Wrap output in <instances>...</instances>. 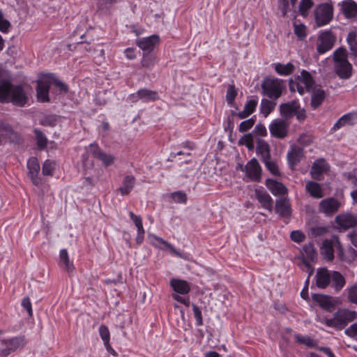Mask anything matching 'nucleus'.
<instances>
[{
	"instance_id": "1",
	"label": "nucleus",
	"mask_w": 357,
	"mask_h": 357,
	"mask_svg": "<svg viewBox=\"0 0 357 357\" xmlns=\"http://www.w3.org/2000/svg\"><path fill=\"white\" fill-rule=\"evenodd\" d=\"M28 101L27 91L22 85H13L7 79H0V102H12L22 107Z\"/></svg>"
},
{
	"instance_id": "2",
	"label": "nucleus",
	"mask_w": 357,
	"mask_h": 357,
	"mask_svg": "<svg viewBox=\"0 0 357 357\" xmlns=\"http://www.w3.org/2000/svg\"><path fill=\"white\" fill-rule=\"evenodd\" d=\"M334 70L341 79H349L352 75V65L347 59V52L345 48L340 47L333 54Z\"/></svg>"
},
{
	"instance_id": "3",
	"label": "nucleus",
	"mask_w": 357,
	"mask_h": 357,
	"mask_svg": "<svg viewBox=\"0 0 357 357\" xmlns=\"http://www.w3.org/2000/svg\"><path fill=\"white\" fill-rule=\"evenodd\" d=\"M356 318V312L343 309L335 312L333 317L331 319L318 318L317 320L326 324L328 327H331L337 330H342L348 324V323L355 320Z\"/></svg>"
},
{
	"instance_id": "4",
	"label": "nucleus",
	"mask_w": 357,
	"mask_h": 357,
	"mask_svg": "<svg viewBox=\"0 0 357 357\" xmlns=\"http://www.w3.org/2000/svg\"><path fill=\"white\" fill-rule=\"evenodd\" d=\"M334 248L337 249V255L342 261H349V259L345 255V251L339 241V238L336 236H333L331 238L326 239L322 242L320 247V253L326 260L331 261L334 258Z\"/></svg>"
},
{
	"instance_id": "5",
	"label": "nucleus",
	"mask_w": 357,
	"mask_h": 357,
	"mask_svg": "<svg viewBox=\"0 0 357 357\" xmlns=\"http://www.w3.org/2000/svg\"><path fill=\"white\" fill-rule=\"evenodd\" d=\"M315 84L312 75L307 70H303L299 75L289 79V89L291 91L298 92L301 95L310 92Z\"/></svg>"
},
{
	"instance_id": "6",
	"label": "nucleus",
	"mask_w": 357,
	"mask_h": 357,
	"mask_svg": "<svg viewBox=\"0 0 357 357\" xmlns=\"http://www.w3.org/2000/svg\"><path fill=\"white\" fill-rule=\"evenodd\" d=\"M261 88L266 96L277 99L282 95L285 89V84L284 81L280 79L268 78L263 82Z\"/></svg>"
},
{
	"instance_id": "7",
	"label": "nucleus",
	"mask_w": 357,
	"mask_h": 357,
	"mask_svg": "<svg viewBox=\"0 0 357 357\" xmlns=\"http://www.w3.org/2000/svg\"><path fill=\"white\" fill-rule=\"evenodd\" d=\"M315 21L319 26L328 24L333 17V6L331 3L319 5L314 11Z\"/></svg>"
},
{
	"instance_id": "8",
	"label": "nucleus",
	"mask_w": 357,
	"mask_h": 357,
	"mask_svg": "<svg viewBox=\"0 0 357 357\" xmlns=\"http://www.w3.org/2000/svg\"><path fill=\"white\" fill-rule=\"evenodd\" d=\"M1 343L4 347L1 350V356L7 357L12 352L22 349L26 344V340L24 336H16L12 338L3 339L1 340Z\"/></svg>"
},
{
	"instance_id": "9",
	"label": "nucleus",
	"mask_w": 357,
	"mask_h": 357,
	"mask_svg": "<svg viewBox=\"0 0 357 357\" xmlns=\"http://www.w3.org/2000/svg\"><path fill=\"white\" fill-rule=\"evenodd\" d=\"M335 40L336 37L331 31L326 30L321 32L317 41L318 53L322 54L330 51L333 47Z\"/></svg>"
},
{
	"instance_id": "10",
	"label": "nucleus",
	"mask_w": 357,
	"mask_h": 357,
	"mask_svg": "<svg viewBox=\"0 0 357 357\" xmlns=\"http://www.w3.org/2000/svg\"><path fill=\"white\" fill-rule=\"evenodd\" d=\"M302 264L305 266V271L312 275L314 268L310 265V262H314L317 259V254L314 245L308 243L303 247L302 249Z\"/></svg>"
},
{
	"instance_id": "11",
	"label": "nucleus",
	"mask_w": 357,
	"mask_h": 357,
	"mask_svg": "<svg viewBox=\"0 0 357 357\" xmlns=\"http://www.w3.org/2000/svg\"><path fill=\"white\" fill-rule=\"evenodd\" d=\"M242 171L245 172L246 177L252 181H259L261 178V169L258 161L253 158L250 160L244 167H241Z\"/></svg>"
},
{
	"instance_id": "12",
	"label": "nucleus",
	"mask_w": 357,
	"mask_h": 357,
	"mask_svg": "<svg viewBox=\"0 0 357 357\" xmlns=\"http://www.w3.org/2000/svg\"><path fill=\"white\" fill-rule=\"evenodd\" d=\"M51 87V81L47 75H43L38 82L36 89L37 98L38 101L46 102L50 101L49 90Z\"/></svg>"
},
{
	"instance_id": "13",
	"label": "nucleus",
	"mask_w": 357,
	"mask_h": 357,
	"mask_svg": "<svg viewBox=\"0 0 357 357\" xmlns=\"http://www.w3.org/2000/svg\"><path fill=\"white\" fill-rule=\"evenodd\" d=\"M269 130L273 137L284 138L288 132V123L282 119H275L269 125Z\"/></svg>"
},
{
	"instance_id": "14",
	"label": "nucleus",
	"mask_w": 357,
	"mask_h": 357,
	"mask_svg": "<svg viewBox=\"0 0 357 357\" xmlns=\"http://www.w3.org/2000/svg\"><path fill=\"white\" fill-rule=\"evenodd\" d=\"M340 207V203L335 198L324 199L319 203V211L326 215H332L336 213Z\"/></svg>"
},
{
	"instance_id": "15",
	"label": "nucleus",
	"mask_w": 357,
	"mask_h": 357,
	"mask_svg": "<svg viewBox=\"0 0 357 357\" xmlns=\"http://www.w3.org/2000/svg\"><path fill=\"white\" fill-rule=\"evenodd\" d=\"M335 222L340 229L347 230L357 225V216L351 213L340 214L335 217Z\"/></svg>"
},
{
	"instance_id": "16",
	"label": "nucleus",
	"mask_w": 357,
	"mask_h": 357,
	"mask_svg": "<svg viewBox=\"0 0 357 357\" xmlns=\"http://www.w3.org/2000/svg\"><path fill=\"white\" fill-rule=\"evenodd\" d=\"M160 43L158 35H152L149 37L140 38L136 40V45L144 52L152 51Z\"/></svg>"
},
{
	"instance_id": "17",
	"label": "nucleus",
	"mask_w": 357,
	"mask_h": 357,
	"mask_svg": "<svg viewBox=\"0 0 357 357\" xmlns=\"http://www.w3.org/2000/svg\"><path fill=\"white\" fill-rule=\"evenodd\" d=\"M313 299L323 309L327 311H331L334 307L340 303L338 298H333L321 294L314 295Z\"/></svg>"
},
{
	"instance_id": "18",
	"label": "nucleus",
	"mask_w": 357,
	"mask_h": 357,
	"mask_svg": "<svg viewBox=\"0 0 357 357\" xmlns=\"http://www.w3.org/2000/svg\"><path fill=\"white\" fill-rule=\"evenodd\" d=\"M148 238L149 240L150 243L152 244L153 246L162 250L169 249L173 254L176 255L178 257H181V253L175 249L174 245L169 243L163 238L157 236L154 234H149Z\"/></svg>"
},
{
	"instance_id": "19",
	"label": "nucleus",
	"mask_w": 357,
	"mask_h": 357,
	"mask_svg": "<svg viewBox=\"0 0 357 357\" xmlns=\"http://www.w3.org/2000/svg\"><path fill=\"white\" fill-rule=\"evenodd\" d=\"M310 93H311V107L316 109L324 102L326 98V93L319 85L314 86Z\"/></svg>"
},
{
	"instance_id": "20",
	"label": "nucleus",
	"mask_w": 357,
	"mask_h": 357,
	"mask_svg": "<svg viewBox=\"0 0 357 357\" xmlns=\"http://www.w3.org/2000/svg\"><path fill=\"white\" fill-rule=\"evenodd\" d=\"M303 156V149L295 145L290 147L287 158L289 167L293 169L301 160Z\"/></svg>"
},
{
	"instance_id": "21",
	"label": "nucleus",
	"mask_w": 357,
	"mask_h": 357,
	"mask_svg": "<svg viewBox=\"0 0 357 357\" xmlns=\"http://www.w3.org/2000/svg\"><path fill=\"white\" fill-rule=\"evenodd\" d=\"M29 175L34 185H39L40 180L38 177L40 171V165L36 158L32 157L27 162Z\"/></svg>"
},
{
	"instance_id": "22",
	"label": "nucleus",
	"mask_w": 357,
	"mask_h": 357,
	"mask_svg": "<svg viewBox=\"0 0 357 357\" xmlns=\"http://www.w3.org/2000/svg\"><path fill=\"white\" fill-rule=\"evenodd\" d=\"M328 163L323 159H319L314 162L310 174L313 178L319 180L321 175L328 170Z\"/></svg>"
},
{
	"instance_id": "23",
	"label": "nucleus",
	"mask_w": 357,
	"mask_h": 357,
	"mask_svg": "<svg viewBox=\"0 0 357 357\" xmlns=\"http://www.w3.org/2000/svg\"><path fill=\"white\" fill-rule=\"evenodd\" d=\"M331 272L326 268H319L316 274V284L319 288L324 289L330 283Z\"/></svg>"
},
{
	"instance_id": "24",
	"label": "nucleus",
	"mask_w": 357,
	"mask_h": 357,
	"mask_svg": "<svg viewBox=\"0 0 357 357\" xmlns=\"http://www.w3.org/2000/svg\"><path fill=\"white\" fill-rule=\"evenodd\" d=\"M265 184L269 191L275 196L284 195L287 192V188L284 185L274 179H266Z\"/></svg>"
},
{
	"instance_id": "25",
	"label": "nucleus",
	"mask_w": 357,
	"mask_h": 357,
	"mask_svg": "<svg viewBox=\"0 0 357 357\" xmlns=\"http://www.w3.org/2000/svg\"><path fill=\"white\" fill-rule=\"evenodd\" d=\"M122 1L123 0H96L98 11L101 14H111L115 7V5Z\"/></svg>"
},
{
	"instance_id": "26",
	"label": "nucleus",
	"mask_w": 357,
	"mask_h": 357,
	"mask_svg": "<svg viewBox=\"0 0 357 357\" xmlns=\"http://www.w3.org/2000/svg\"><path fill=\"white\" fill-rule=\"evenodd\" d=\"M255 195L261 207L270 211H272L273 199L266 192L257 188L255 190Z\"/></svg>"
},
{
	"instance_id": "27",
	"label": "nucleus",
	"mask_w": 357,
	"mask_h": 357,
	"mask_svg": "<svg viewBox=\"0 0 357 357\" xmlns=\"http://www.w3.org/2000/svg\"><path fill=\"white\" fill-rule=\"evenodd\" d=\"M300 109V104L298 100H292L280 105V113L285 117H291Z\"/></svg>"
},
{
	"instance_id": "28",
	"label": "nucleus",
	"mask_w": 357,
	"mask_h": 357,
	"mask_svg": "<svg viewBox=\"0 0 357 357\" xmlns=\"http://www.w3.org/2000/svg\"><path fill=\"white\" fill-rule=\"evenodd\" d=\"M93 155L100 160L105 167H108L114 163L115 156L111 153L100 150L98 147L93 151Z\"/></svg>"
},
{
	"instance_id": "29",
	"label": "nucleus",
	"mask_w": 357,
	"mask_h": 357,
	"mask_svg": "<svg viewBox=\"0 0 357 357\" xmlns=\"http://www.w3.org/2000/svg\"><path fill=\"white\" fill-rule=\"evenodd\" d=\"M170 286L178 294H188L190 291V287L185 280L180 279H172L170 281Z\"/></svg>"
},
{
	"instance_id": "30",
	"label": "nucleus",
	"mask_w": 357,
	"mask_h": 357,
	"mask_svg": "<svg viewBox=\"0 0 357 357\" xmlns=\"http://www.w3.org/2000/svg\"><path fill=\"white\" fill-rule=\"evenodd\" d=\"M275 212L283 217H288L291 213V204L287 198L277 200L275 204Z\"/></svg>"
},
{
	"instance_id": "31",
	"label": "nucleus",
	"mask_w": 357,
	"mask_h": 357,
	"mask_svg": "<svg viewBox=\"0 0 357 357\" xmlns=\"http://www.w3.org/2000/svg\"><path fill=\"white\" fill-rule=\"evenodd\" d=\"M357 119V114L355 112H351L343 115L338 121L334 124L333 130H337L342 127L347 125H353L355 123Z\"/></svg>"
},
{
	"instance_id": "32",
	"label": "nucleus",
	"mask_w": 357,
	"mask_h": 357,
	"mask_svg": "<svg viewBox=\"0 0 357 357\" xmlns=\"http://www.w3.org/2000/svg\"><path fill=\"white\" fill-rule=\"evenodd\" d=\"M341 10L347 18L357 15V3L353 0H344L341 3Z\"/></svg>"
},
{
	"instance_id": "33",
	"label": "nucleus",
	"mask_w": 357,
	"mask_h": 357,
	"mask_svg": "<svg viewBox=\"0 0 357 357\" xmlns=\"http://www.w3.org/2000/svg\"><path fill=\"white\" fill-rule=\"evenodd\" d=\"M257 105H258L257 99L248 100L246 102L243 109L242 111L238 112L236 114V116L241 119H243L248 117L256 110Z\"/></svg>"
},
{
	"instance_id": "34",
	"label": "nucleus",
	"mask_w": 357,
	"mask_h": 357,
	"mask_svg": "<svg viewBox=\"0 0 357 357\" xmlns=\"http://www.w3.org/2000/svg\"><path fill=\"white\" fill-rule=\"evenodd\" d=\"M135 184V178L132 175L126 176L122 182V185L119 188V191L122 195L129 194Z\"/></svg>"
},
{
	"instance_id": "35",
	"label": "nucleus",
	"mask_w": 357,
	"mask_h": 357,
	"mask_svg": "<svg viewBox=\"0 0 357 357\" xmlns=\"http://www.w3.org/2000/svg\"><path fill=\"white\" fill-rule=\"evenodd\" d=\"M307 192L314 198L319 199L324 196L321 186L319 183L309 181L305 185Z\"/></svg>"
},
{
	"instance_id": "36",
	"label": "nucleus",
	"mask_w": 357,
	"mask_h": 357,
	"mask_svg": "<svg viewBox=\"0 0 357 357\" xmlns=\"http://www.w3.org/2000/svg\"><path fill=\"white\" fill-rule=\"evenodd\" d=\"M275 72L281 76H288L291 75L295 69L294 66L289 62L286 64L276 63L273 64Z\"/></svg>"
},
{
	"instance_id": "37",
	"label": "nucleus",
	"mask_w": 357,
	"mask_h": 357,
	"mask_svg": "<svg viewBox=\"0 0 357 357\" xmlns=\"http://www.w3.org/2000/svg\"><path fill=\"white\" fill-rule=\"evenodd\" d=\"M98 331L106 349L108 351H112V353H115L110 345V333L108 327L105 325H100Z\"/></svg>"
},
{
	"instance_id": "38",
	"label": "nucleus",
	"mask_w": 357,
	"mask_h": 357,
	"mask_svg": "<svg viewBox=\"0 0 357 357\" xmlns=\"http://www.w3.org/2000/svg\"><path fill=\"white\" fill-rule=\"evenodd\" d=\"M343 177L353 185L357 186V169L343 174ZM351 196L354 202L357 203V189L351 192Z\"/></svg>"
},
{
	"instance_id": "39",
	"label": "nucleus",
	"mask_w": 357,
	"mask_h": 357,
	"mask_svg": "<svg viewBox=\"0 0 357 357\" xmlns=\"http://www.w3.org/2000/svg\"><path fill=\"white\" fill-rule=\"evenodd\" d=\"M60 266L68 272H72L74 270V266L70 261L68 252L66 249H63L59 253Z\"/></svg>"
},
{
	"instance_id": "40",
	"label": "nucleus",
	"mask_w": 357,
	"mask_h": 357,
	"mask_svg": "<svg viewBox=\"0 0 357 357\" xmlns=\"http://www.w3.org/2000/svg\"><path fill=\"white\" fill-rule=\"evenodd\" d=\"M257 153L261 155L262 160L270 158V148L266 142L258 139L257 144Z\"/></svg>"
},
{
	"instance_id": "41",
	"label": "nucleus",
	"mask_w": 357,
	"mask_h": 357,
	"mask_svg": "<svg viewBox=\"0 0 357 357\" xmlns=\"http://www.w3.org/2000/svg\"><path fill=\"white\" fill-rule=\"evenodd\" d=\"M331 281L334 288L337 291H340L345 285L346 281L344 276L337 271L331 272Z\"/></svg>"
},
{
	"instance_id": "42",
	"label": "nucleus",
	"mask_w": 357,
	"mask_h": 357,
	"mask_svg": "<svg viewBox=\"0 0 357 357\" xmlns=\"http://www.w3.org/2000/svg\"><path fill=\"white\" fill-rule=\"evenodd\" d=\"M347 42L352 54L357 57V33L351 31L348 33Z\"/></svg>"
},
{
	"instance_id": "43",
	"label": "nucleus",
	"mask_w": 357,
	"mask_h": 357,
	"mask_svg": "<svg viewBox=\"0 0 357 357\" xmlns=\"http://www.w3.org/2000/svg\"><path fill=\"white\" fill-rule=\"evenodd\" d=\"M139 94L140 95L141 100H143L144 102L154 101L158 99V96L156 91L146 89H139Z\"/></svg>"
},
{
	"instance_id": "44",
	"label": "nucleus",
	"mask_w": 357,
	"mask_h": 357,
	"mask_svg": "<svg viewBox=\"0 0 357 357\" xmlns=\"http://www.w3.org/2000/svg\"><path fill=\"white\" fill-rule=\"evenodd\" d=\"M294 338L300 344H302L310 348L316 347L317 345V342L308 335H301L299 334H296L294 335Z\"/></svg>"
},
{
	"instance_id": "45",
	"label": "nucleus",
	"mask_w": 357,
	"mask_h": 357,
	"mask_svg": "<svg viewBox=\"0 0 357 357\" xmlns=\"http://www.w3.org/2000/svg\"><path fill=\"white\" fill-rule=\"evenodd\" d=\"M266 169L274 176H280L281 174L279 165L275 161H273L269 158L263 160Z\"/></svg>"
},
{
	"instance_id": "46",
	"label": "nucleus",
	"mask_w": 357,
	"mask_h": 357,
	"mask_svg": "<svg viewBox=\"0 0 357 357\" xmlns=\"http://www.w3.org/2000/svg\"><path fill=\"white\" fill-rule=\"evenodd\" d=\"M275 106V103L273 101L263 99L261 102V112L266 117L274 109Z\"/></svg>"
},
{
	"instance_id": "47",
	"label": "nucleus",
	"mask_w": 357,
	"mask_h": 357,
	"mask_svg": "<svg viewBox=\"0 0 357 357\" xmlns=\"http://www.w3.org/2000/svg\"><path fill=\"white\" fill-rule=\"evenodd\" d=\"M238 144L245 145L249 150L254 149V139L251 133L244 135L238 141Z\"/></svg>"
},
{
	"instance_id": "48",
	"label": "nucleus",
	"mask_w": 357,
	"mask_h": 357,
	"mask_svg": "<svg viewBox=\"0 0 357 357\" xmlns=\"http://www.w3.org/2000/svg\"><path fill=\"white\" fill-rule=\"evenodd\" d=\"M314 3L312 0H301L299 6V11L303 16H306Z\"/></svg>"
},
{
	"instance_id": "49",
	"label": "nucleus",
	"mask_w": 357,
	"mask_h": 357,
	"mask_svg": "<svg viewBox=\"0 0 357 357\" xmlns=\"http://www.w3.org/2000/svg\"><path fill=\"white\" fill-rule=\"evenodd\" d=\"M56 162L47 160L44 162L43 165V174L45 176L52 175V173L55 169Z\"/></svg>"
},
{
	"instance_id": "50",
	"label": "nucleus",
	"mask_w": 357,
	"mask_h": 357,
	"mask_svg": "<svg viewBox=\"0 0 357 357\" xmlns=\"http://www.w3.org/2000/svg\"><path fill=\"white\" fill-rule=\"evenodd\" d=\"M170 197L175 203L185 204L187 202L186 194L181 191H177L172 193Z\"/></svg>"
},
{
	"instance_id": "51",
	"label": "nucleus",
	"mask_w": 357,
	"mask_h": 357,
	"mask_svg": "<svg viewBox=\"0 0 357 357\" xmlns=\"http://www.w3.org/2000/svg\"><path fill=\"white\" fill-rule=\"evenodd\" d=\"M48 77L50 78V81H51V86L54 85L57 87L61 92L66 93L68 91L67 86L62 82L56 79L55 77L52 75L48 74Z\"/></svg>"
},
{
	"instance_id": "52",
	"label": "nucleus",
	"mask_w": 357,
	"mask_h": 357,
	"mask_svg": "<svg viewBox=\"0 0 357 357\" xmlns=\"http://www.w3.org/2000/svg\"><path fill=\"white\" fill-rule=\"evenodd\" d=\"M155 57L152 55L144 54L141 61V64L143 67L146 68H152L154 66Z\"/></svg>"
},
{
	"instance_id": "53",
	"label": "nucleus",
	"mask_w": 357,
	"mask_h": 357,
	"mask_svg": "<svg viewBox=\"0 0 357 357\" xmlns=\"http://www.w3.org/2000/svg\"><path fill=\"white\" fill-rule=\"evenodd\" d=\"M255 123V119L252 117L249 119L242 121L238 126V130L244 132L253 127Z\"/></svg>"
},
{
	"instance_id": "54",
	"label": "nucleus",
	"mask_w": 357,
	"mask_h": 357,
	"mask_svg": "<svg viewBox=\"0 0 357 357\" xmlns=\"http://www.w3.org/2000/svg\"><path fill=\"white\" fill-rule=\"evenodd\" d=\"M348 300L354 304H357V284H354L347 289Z\"/></svg>"
},
{
	"instance_id": "55",
	"label": "nucleus",
	"mask_w": 357,
	"mask_h": 357,
	"mask_svg": "<svg viewBox=\"0 0 357 357\" xmlns=\"http://www.w3.org/2000/svg\"><path fill=\"white\" fill-rule=\"evenodd\" d=\"M237 95V91L234 85H229L226 94V100L229 105H232Z\"/></svg>"
},
{
	"instance_id": "56",
	"label": "nucleus",
	"mask_w": 357,
	"mask_h": 357,
	"mask_svg": "<svg viewBox=\"0 0 357 357\" xmlns=\"http://www.w3.org/2000/svg\"><path fill=\"white\" fill-rule=\"evenodd\" d=\"M130 219L134 222L137 231L144 230L142 224V220L140 216L135 215L132 211L129 212Z\"/></svg>"
},
{
	"instance_id": "57",
	"label": "nucleus",
	"mask_w": 357,
	"mask_h": 357,
	"mask_svg": "<svg viewBox=\"0 0 357 357\" xmlns=\"http://www.w3.org/2000/svg\"><path fill=\"white\" fill-rule=\"evenodd\" d=\"M35 134L37 139V144L40 149H43L47 144V139L45 135L38 130H35Z\"/></svg>"
},
{
	"instance_id": "58",
	"label": "nucleus",
	"mask_w": 357,
	"mask_h": 357,
	"mask_svg": "<svg viewBox=\"0 0 357 357\" xmlns=\"http://www.w3.org/2000/svg\"><path fill=\"white\" fill-rule=\"evenodd\" d=\"M192 310H193V314L194 317L196 319V325L198 326L203 325V319H202V312L199 307H197L196 305L192 304Z\"/></svg>"
},
{
	"instance_id": "59",
	"label": "nucleus",
	"mask_w": 357,
	"mask_h": 357,
	"mask_svg": "<svg viewBox=\"0 0 357 357\" xmlns=\"http://www.w3.org/2000/svg\"><path fill=\"white\" fill-rule=\"evenodd\" d=\"M294 33L299 38L306 36V26L303 24H294Z\"/></svg>"
},
{
	"instance_id": "60",
	"label": "nucleus",
	"mask_w": 357,
	"mask_h": 357,
	"mask_svg": "<svg viewBox=\"0 0 357 357\" xmlns=\"http://www.w3.org/2000/svg\"><path fill=\"white\" fill-rule=\"evenodd\" d=\"M10 24L8 20L4 18L2 11L0 10V31L7 32Z\"/></svg>"
},
{
	"instance_id": "61",
	"label": "nucleus",
	"mask_w": 357,
	"mask_h": 357,
	"mask_svg": "<svg viewBox=\"0 0 357 357\" xmlns=\"http://www.w3.org/2000/svg\"><path fill=\"white\" fill-rule=\"evenodd\" d=\"M291 239L296 243H301L305 240V236L300 231H293L290 235Z\"/></svg>"
},
{
	"instance_id": "62",
	"label": "nucleus",
	"mask_w": 357,
	"mask_h": 357,
	"mask_svg": "<svg viewBox=\"0 0 357 357\" xmlns=\"http://www.w3.org/2000/svg\"><path fill=\"white\" fill-rule=\"evenodd\" d=\"M344 333L349 337L357 340V324H351L345 330Z\"/></svg>"
},
{
	"instance_id": "63",
	"label": "nucleus",
	"mask_w": 357,
	"mask_h": 357,
	"mask_svg": "<svg viewBox=\"0 0 357 357\" xmlns=\"http://www.w3.org/2000/svg\"><path fill=\"white\" fill-rule=\"evenodd\" d=\"M172 298L176 301L185 305V306H189L190 304V301L188 297H183L179 296L178 294H173Z\"/></svg>"
},
{
	"instance_id": "64",
	"label": "nucleus",
	"mask_w": 357,
	"mask_h": 357,
	"mask_svg": "<svg viewBox=\"0 0 357 357\" xmlns=\"http://www.w3.org/2000/svg\"><path fill=\"white\" fill-rule=\"evenodd\" d=\"M254 132L260 136H266L267 135L266 128L263 124H257L255 128Z\"/></svg>"
}]
</instances>
